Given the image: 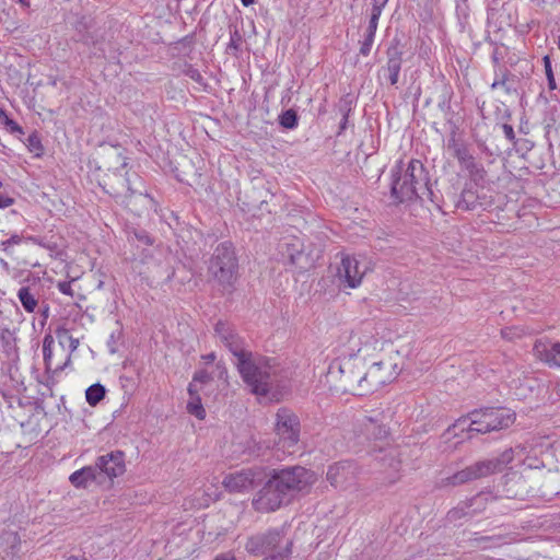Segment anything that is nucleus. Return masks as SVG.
Returning <instances> with one entry per match:
<instances>
[{
  "label": "nucleus",
  "mask_w": 560,
  "mask_h": 560,
  "mask_svg": "<svg viewBox=\"0 0 560 560\" xmlns=\"http://www.w3.org/2000/svg\"><path fill=\"white\" fill-rule=\"evenodd\" d=\"M399 162L392 171L390 196L397 203L429 200L439 203L438 194L430 183L429 173L420 160L411 159L405 170Z\"/></svg>",
  "instance_id": "obj_1"
},
{
  "label": "nucleus",
  "mask_w": 560,
  "mask_h": 560,
  "mask_svg": "<svg viewBox=\"0 0 560 560\" xmlns=\"http://www.w3.org/2000/svg\"><path fill=\"white\" fill-rule=\"evenodd\" d=\"M209 281L223 295L232 294L240 278V264L231 242L218 244L207 260Z\"/></svg>",
  "instance_id": "obj_2"
},
{
  "label": "nucleus",
  "mask_w": 560,
  "mask_h": 560,
  "mask_svg": "<svg viewBox=\"0 0 560 560\" xmlns=\"http://www.w3.org/2000/svg\"><path fill=\"white\" fill-rule=\"evenodd\" d=\"M235 364L243 382L253 394L258 396L269 394L279 372L276 359L257 355L250 351Z\"/></svg>",
  "instance_id": "obj_3"
},
{
  "label": "nucleus",
  "mask_w": 560,
  "mask_h": 560,
  "mask_svg": "<svg viewBox=\"0 0 560 560\" xmlns=\"http://www.w3.org/2000/svg\"><path fill=\"white\" fill-rule=\"evenodd\" d=\"M515 420V413L506 408H485L474 410L467 418L458 419L448 432L458 435V432H467L471 439L474 434H486L509 428Z\"/></svg>",
  "instance_id": "obj_4"
},
{
  "label": "nucleus",
  "mask_w": 560,
  "mask_h": 560,
  "mask_svg": "<svg viewBox=\"0 0 560 560\" xmlns=\"http://www.w3.org/2000/svg\"><path fill=\"white\" fill-rule=\"evenodd\" d=\"M244 547L252 556H265L264 560H282L291 558L293 540L283 529L272 528L249 536Z\"/></svg>",
  "instance_id": "obj_5"
},
{
  "label": "nucleus",
  "mask_w": 560,
  "mask_h": 560,
  "mask_svg": "<svg viewBox=\"0 0 560 560\" xmlns=\"http://www.w3.org/2000/svg\"><path fill=\"white\" fill-rule=\"evenodd\" d=\"M359 339L357 335L350 336V342L353 343V347H350V353L339 361L338 372L340 373L343 392L364 396L369 394L370 386L365 383L364 362L355 353V351H360V348L355 349Z\"/></svg>",
  "instance_id": "obj_6"
},
{
  "label": "nucleus",
  "mask_w": 560,
  "mask_h": 560,
  "mask_svg": "<svg viewBox=\"0 0 560 560\" xmlns=\"http://www.w3.org/2000/svg\"><path fill=\"white\" fill-rule=\"evenodd\" d=\"M126 165L127 163L124 162L121 168L107 174L102 184L105 192L122 205H129L136 195L149 197L141 189L143 187L141 177L135 172L125 171Z\"/></svg>",
  "instance_id": "obj_7"
},
{
  "label": "nucleus",
  "mask_w": 560,
  "mask_h": 560,
  "mask_svg": "<svg viewBox=\"0 0 560 560\" xmlns=\"http://www.w3.org/2000/svg\"><path fill=\"white\" fill-rule=\"evenodd\" d=\"M270 478L289 499L314 482V474L301 466L273 469Z\"/></svg>",
  "instance_id": "obj_8"
},
{
  "label": "nucleus",
  "mask_w": 560,
  "mask_h": 560,
  "mask_svg": "<svg viewBox=\"0 0 560 560\" xmlns=\"http://www.w3.org/2000/svg\"><path fill=\"white\" fill-rule=\"evenodd\" d=\"M276 433L279 438L277 445L284 453L292 454L300 440V420L287 408H280L276 413Z\"/></svg>",
  "instance_id": "obj_9"
},
{
  "label": "nucleus",
  "mask_w": 560,
  "mask_h": 560,
  "mask_svg": "<svg viewBox=\"0 0 560 560\" xmlns=\"http://www.w3.org/2000/svg\"><path fill=\"white\" fill-rule=\"evenodd\" d=\"M387 417L384 412L374 416H364L359 420L355 429L357 438L361 443H373V451H378L377 443H384L389 436V429L386 424Z\"/></svg>",
  "instance_id": "obj_10"
},
{
  "label": "nucleus",
  "mask_w": 560,
  "mask_h": 560,
  "mask_svg": "<svg viewBox=\"0 0 560 560\" xmlns=\"http://www.w3.org/2000/svg\"><path fill=\"white\" fill-rule=\"evenodd\" d=\"M495 472V464L491 459H485L474 463L470 466L453 474L450 477L443 478L440 481V487L459 486L469 481L488 477Z\"/></svg>",
  "instance_id": "obj_11"
},
{
  "label": "nucleus",
  "mask_w": 560,
  "mask_h": 560,
  "mask_svg": "<svg viewBox=\"0 0 560 560\" xmlns=\"http://www.w3.org/2000/svg\"><path fill=\"white\" fill-rule=\"evenodd\" d=\"M378 452L383 453L381 457H377L381 466L378 480L384 486H390L400 479L402 463L400 458V451L394 446L386 448H384V446H380Z\"/></svg>",
  "instance_id": "obj_12"
},
{
  "label": "nucleus",
  "mask_w": 560,
  "mask_h": 560,
  "mask_svg": "<svg viewBox=\"0 0 560 560\" xmlns=\"http://www.w3.org/2000/svg\"><path fill=\"white\" fill-rule=\"evenodd\" d=\"M289 498L282 492L278 485L269 478L264 487L259 490L257 498L253 500V506L257 512L270 513L280 509L288 502Z\"/></svg>",
  "instance_id": "obj_13"
},
{
  "label": "nucleus",
  "mask_w": 560,
  "mask_h": 560,
  "mask_svg": "<svg viewBox=\"0 0 560 560\" xmlns=\"http://www.w3.org/2000/svg\"><path fill=\"white\" fill-rule=\"evenodd\" d=\"M404 46L400 39L394 38L386 48V63L378 70V75H384L392 86H397L399 73L404 62Z\"/></svg>",
  "instance_id": "obj_14"
},
{
  "label": "nucleus",
  "mask_w": 560,
  "mask_h": 560,
  "mask_svg": "<svg viewBox=\"0 0 560 560\" xmlns=\"http://www.w3.org/2000/svg\"><path fill=\"white\" fill-rule=\"evenodd\" d=\"M261 479L260 469L246 468L226 475L222 485L229 492L242 493L254 489Z\"/></svg>",
  "instance_id": "obj_15"
},
{
  "label": "nucleus",
  "mask_w": 560,
  "mask_h": 560,
  "mask_svg": "<svg viewBox=\"0 0 560 560\" xmlns=\"http://www.w3.org/2000/svg\"><path fill=\"white\" fill-rule=\"evenodd\" d=\"M214 334L220 342L236 358V361H240L250 352L245 348L244 339L230 323L219 320L214 325Z\"/></svg>",
  "instance_id": "obj_16"
},
{
  "label": "nucleus",
  "mask_w": 560,
  "mask_h": 560,
  "mask_svg": "<svg viewBox=\"0 0 560 560\" xmlns=\"http://www.w3.org/2000/svg\"><path fill=\"white\" fill-rule=\"evenodd\" d=\"M360 469L354 462L343 460L330 465L327 470V480L339 489H347L354 485Z\"/></svg>",
  "instance_id": "obj_17"
},
{
  "label": "nucleus",
  "mask_w": 560,
  "mask_h": 560,
  "mask_svg": "<svg viewBox=\"0 0 560 560\" xmlns=\"http://www.w3.org/2000/svg\"><path fill=\"white\" fill-rule=\"evenodd\" d=\"M395 368L396 365L390 362L380 361L373 363L370 369L365 371V383L370 386L369 393H373L385 384L390 383L398 374Z\"/></svg>",
  "instance_id": "obj_18"
},
{
  "label": "nucleus",
  "mask_w": 560,
  "mask_h": 560,
  "mask_svg": "<svg viewBox=\"0 0 560 560\" xmlns=\"http://www.w3.org/2000/svg\"><path fill=\"white\" fill-rule=\"evenodd\" d=\"M365 270V268H361V264L354 256L346 255L341 258L340 266L337 270V277L340 284L353 289L360 285Z\"/></svg>",
  "instance_id": "obj_19"
},
{
  "label": "nucleus",
  "mask_w": 560,
  "mask_h": 560,
  "mask_svg": "<svg viewBox=\"0 0 560 560\" xmlns=\"http://www.w3.org/2000/svg\"><path fill=\"white\" fill-rule=\"evenodd\" d=\"M94 467H97V477L101 474H105L110 479L121 476L126 470L125 454L121 451H115L102 455Z\"/></svg>",
  "instance_id": "obj_20"
},
{
  "label": "nucleus",
  "mask_w": 560,
  "mask_h": 560,
  "mask_svg": "<svg viewBox=\"0 0 560 560\" xmlns=\"http://www.w3.org/2000/svg\"><path fill=\"white\" fill-rule=\"evenodd\" d=\"M534 354L549 366L560 368V342L537 340L533 348Z\"/></svg>",
  "instance_id": "obj_21"
},
{
  "label": "nucleus",
  "mask_w": 560,
  "mask_h": 560,
  "mask_svg": "<svg viewBox=\"0 0 560 560\" xmlns=\"http://www.w3.org/2000/svg\"><path fill=\"white\" fill-rule=\"evenodd\" d=\"M287 253L292 265L300 269H307L314 265L315 258L312 253H305V246L300 240L287 244Z\"/></svg>",
  "instance_id": "obj_22"
},
{
  "label": "nucleus",
  "mask_w": 560,
  "mask_h": 560,
  "mask_svg": "<svg viewBox=\"0 0 560 560\" xmlns=\"http://www.w3.org/2000/svg\"><path fill=\"white\" fill-rule=\"evenodd\" d=\"M21 546V538L16 532L2 530L0 533V558L13 560Z\"/></svg>",
  "instance_id": "obj_23"
},
{
  "label": "nucleus",
  "mask_w": 560,
  "mask_h": 560,
  "mask_svg": "<svg viewBox=\"0 0 560 560\" xmlns=\"http://www.w3.org/2000/svg\"><path fill=\"white\" fill-rule=\"evenodd\" d=\"M516 77L505 67H498L494 69V79L491 84V90L502 88L505 94H517V89L514 86Z\"/></svg>",
  "instance_id": "obj_24"
},
{
  "label": "nucleus",
  "mask_w": 560,
  "mask_h": 560,
  "mask_svg": "<svg viewBox=\"0 0 560 560\" xmlns=\"http://www.w3.org/2000/svg\"><path fill=\"white\" fill-rule=\"evenodd\" d=\"M483 498L480 494H477L476 497L460 502L457 506L450 510L446 514V521L448 523H456L459 520L470 516V508L474 505V503H478L479 501H482Z\"/></svg>",
  "instance_id": "obj_25"
},
{
  "label": "nucleus",
  "mask_w": 560,
  "mask_h": 560,
  "mask_svg": "<svg viewBox=\"0 0 560 560\" xmlns=\"http://www.w3.org/2000/svg\"><path fill=\"white\" fill-rule=\"evenodd\" d=\"M188 394L190 397L187 402L188 413L195 416L199 420H203L206 418V410L199 396V387H196L195 383H189Z\"/></svg>",
  "instance_id": "obj_26"
},
{
  "label": "nucleus",
  "mask_w": 560,
  "mask_h": 560,
  "mask_svg": "<svg viewBox=\"0 0 560 560\" xmlns=\"http://www.w3.org/2000/svg\"><path fill=\"white\" fill-rule=\"evenodd\" d=\"M97 478V467L86 466L72 472L69 480L75 488H85L90 481H95Z\"/></svg>",
  "instance_id": "obj_27"
},
{
  "label": "nucleus",
  "mask_w": 560,
  "mask_h": 560,
  "mask_svg": "<svg viewBox=\"0 0 560 560\" xmlns=\"http://www.w3.org/2000/svg\"><path fill=\"white\" fill-rule=\"evenodd\" d=\"M54 338L51 335H46L43 339V357L45 363V370L47 373L52 372L54 374L61 372L67 364L70 362V355L67 357L66 362L62 365H58L55 369L51 366Z\"/></svg>",
  "instance_id": "obj_28"
},
{
  "label": "nucleus",
  "mask_w": 560,
  "mask_h": 560,
  "mask_svg": "<svg viewBox=\"0 0 560 560\" xmlns=\"http://www.w3.org/2000/svg\"><path fill=\"white\" fill-rule=\"evenodd\" d=\"M478 205L477 192L472 188H464L458 197L457 209L472 211Z\"/></svg>",
  "instance_id": "obj_29"
},
{
  "label": "nucleus",
  "mask_w": 560,
  "mask_h": 560,
  "mask_svg": "<svg viewBox=\"0 0 560 560\" xmlns=\"http://www.w3.org/2000/svg\"><path fill=\"white\" fill-rule=\"evenodd\" d=\"M447 149L452 151L453 156L457 159L460 166L472 158L467 145L455 137L448 140Z\"/></svg>",
  "instance_id": "obj_30"
},
{
  "label": "nucleus",
  "mask_w": 560,
  "mask_h": 560,
  "mask_svg": "<svg viewBox=\"0 0 560 560\" xmlns=\"http://www.w3.org/2000/svg\"><path fill=\"white\" fill-rule=\"evenodd\" d=\"M460 167L468 172L470 179L476 184L485 180L487 172L482 164L477 162L474 156L465 162Z\"/></svg>",
  "instance_id": "obj_31"
},
{
  "label": "nucleus",
  "mask_w": 560,
  "mask_h": 560,
  "mask_svg": "<svg viewBox=\"0 0 560 560\" xmlns=\"http://www.w3.org/2000/svg\"><path fill=\"white\" fill-rule=\"evenodd\" d=\"M18 298H19V301L21 302L23 308L27 313L35 312V310L38 305V300H37L36 295L32 292L30 287H21L18 291Z\"/></svg>",
  "instance_id": "obj_32"
},
{
  "label": "nucleus",
  "mask_w": 560,
  "mask_h": 560,
  "mask_svg": "<svg viewBox=\"0 0 560 560\" xmlns=\"http://www.w3.org/2000/svg\"><path fill=\"white\" fill-rule=\"evenodd\" d=\"M106 389L100 384H93L85 390V398L90 406H96L104 397Z\"/></svg>",
  "instance_id": "obj_33"
},
{
  "label": "nucleus",
  "mask_w": 560,
  "mask_h": 560,
  "mask_svg": "<svg viewBox=\"0 0 560 560\" xmlns=\"http://www.w3.org/2000/svg\"><path fill=\"white\" fill-rule=\"evenodd\" d=\"M458 197L456 195V191L454 190L453 191V187H447L445 192L442 194L441 196L438 195V198H439V203H434L439 209H442L443 207H454L455 209H457V201H458Z\"/></svg>",
  "instance_id": "obj_34"
},
{
  "label": "nucleus",
  "mask_w": 560,
  "mask_h": 560,
  "mask_svg": "<svg viewBox=\"0 0 560 560\" xmlns=\"http://www.w3.org/2000/svg\"><path fill=\"white\" fill-rule=\"evenodd\" d=\"M279 124L281 127L285 129H294L299 125V116L296 112L292 108L284 110L279 116Z\"/></svg>",
  "instance_id": "obj_35"
},
{
  "label": "nucleus",
  "mask_w": 560,
  "mask_h": 560,
  "mask_svg": "<svg viewBox=\"0 0 560 560\" xmlns=\"http://www.w3.org/2000/svg\"><path fill=\"white\" fill-rule=\"evenodd\" d=\"M477 546L487 549L492 546H499L502 544L503 538L501 536H476L471 539Z\"/></svg>",
  "instance_id": "obj_36"
},
{
  "label": "nucleus",
  "mask_w": 560,
  "mask_h": 560,
  "mask_svg": "<svg viewBox=\"0 0 560 560\" xmlns=\"http://www.w3.org/2000/svg\"><path fill=\"white\" fill-rule=\"evenodd\" d=\"M514 458V452L512 448H508L502 454L491 459L495 464V472L501 471L508 464H510Z\"/></svg>",
  "instance_id": "obj_37"
},
{
  "label": "nucleus",
  "mask_w": 560,
  "mask_h": 560,
  "mask_svg": "<svg viewBox=\"0 0 560 560\" xmlns=\"http://www.w3.org/2000/svg\"><path fill=\"white\" fill-rule=\"evenodd\" d=\"M505 51L506 47L504 45L494 44V48L491 55L494 69H498V67H503L501 62L505 57Z\"/></svg>",
  "instance_id": "obj_38"
},
{
  "label": "nucleus",
  "mask_w": 560,
  "mask_h": 560,
  "mask_svg": "<svg viewBox=\"0 0 560 560\" xmlns=\"http://www.w3.org/2000/svg\"><path fill=\"white\" fill-rule=\"evenodd\" d=\"M542 62H544L545 72H546V77H547V81H548V88H549V90H556L557 83H556V79L553 75L550 57L548 55L545 56L542 58Z\"/></svg>",
  "instance_id": "obj_39"
},
{
  "label": "nucleus",
  "mask_w": 560,
  "mask_h": 560,
  "mask_svg": "<svg viewBox=\"0 0 560 560\" xmlns=\"http://www.w3.org/2000/svg\"><path fill=\"white\" fill-rule=\"evenodd\" d=\"M375 39L374 34L364 33L363 40L360 43V54L362 56H369Z\"/></svg>",
  "instance_id": "obj_40"
},
{
  "label": "nucleus",
  "mask_w": 560,
  "mask_h": 560,
  "mask_svg": "<svg viewBox=\"0 0 560 560\" xmlns=\"http://www.w3.org/2000/svg\"><path fill=\"white\" fill-rule=\"evenodd\" d=\"M243 43V37L241 33L237 30H234V32H231L230 35V42L228 44V50H232L234 54H236L241 49V45Z\"/></svg>",
  "instance_id": "obj_41"
},
{
  "label": "nucleus",
  "mask_w": 560,
  "mask_h": 560,
  "mask_svg": "<svg viewBox=\"0 0 560 560\" xmlns=\"http://www.w3.org/2000/svg\"><path fill=\"white\" fill-rule=\"evenodd\" d=\"M184 73H185V75H187L188 78H190L191 80L197 82L198 84L206 86V82H205L202 74L194 66L187 65L184 69Z\"/></svg>",
  "instance_id": "obj_42"
},
{
  "label": "nucleus",
  "mask_w": 560,
  "mask_h": 560,
  "mask_svg": "<svg viewBox=\"0 0 560 560\" xmlns=\"http://www.w3.org/2000/svg\"><path fill=\"white\" fill-rule=\"evenodd\" d=\"M212 381V376L206 370H199L194 374L192 381L190 383H195L196 387L198 384L206 385Z\"/></svg>",
  "instance_id": "obj_43"
},
{
  "label": "nucleus",
  "mask_w": 560,
  "mask_h": 560,
  "mask_svg": "<svg viewBox=\"0 0 560 560\" xmlns=\"http://www.w3.org/2000/svg\"><path fill=\"white\" fill-rule=\"evenodd\" d=\"M135 238L145 246H151L154 243L153 237L145 230H135Z\"/></svg>",
  "instance_id": "obj_44"
},
{
  "label": "nucleus",
  "mask_w": 560,
  "mask_h": 560,
  "mask_svg": "<svg viewBox=\"0 0 560 560\" xmlns=\"http://www.w3.org/2000/svg\"><path fill=\"white\" fill-rule=\"evenodd\" d=\"M21 242H22V236H21V235H19V234H13V235H11L8 240L2 241V242L0 243V248H1L3 252H5V253L10 254V253H9L10 247H11L12 245H19Z\"/></svg>",
  "instance_id": "obj_45"
},
{
  "label": "nucleus",
  "mask_w": 560,
  "mask_h": 560,
  "mask_svg": "<svg viewBox=\"0 0 560 560\" xmlns=\"http://www.w3.org/2000/svg\"><path fill=\"white\" fill-rule=\"evenodd\" d=\"M1 125H3L10 133L24 135L23 128L10 117L4 119Z\"/></svg>",
  "instance_id": "obj_46"
},
{
  "label": "nucleus",
  "mask_w": 560,
  "mask_h": 560,
  "mask_svg": "<svg viewBox=\"0 0 560 560\" xmlns=\"http://www.w3.org/2000/svg\"><path fill=\"white\" fill-rule=\"evenodd\" d=\"M380 16H381L380 14L371 12L370 19H369V25L365 31L366 33L374 34V35L376 34Z\"/></svg>",
  "instance_id": "obj_47"
},
{
  "label": "nucleus",
  "mask_w": 560,
  "mask_h": 560,
  "mask_svg": "<svg viewBox=\"0 0 560 560\" xmlns=\"http://www.w3.org/2000/svg\"><path fill=\"white\" fill-rule=\"evenodd\" d=\"M58 337L59 338H67L68 341H69V348H70V351L73 352L78 349L79 347V339L77 338H73L71 335H69V332L67 330H63L61 332H58Z\"/></svg>",
  "instance_id": "obj_48"
},
{
  "label": "nucleus",
  "mask_w": 560,
  "mask_h": 560,
  "mask_svg": "<svg viewBox=\"0 0 560 560\" xmlns=\"http://www.w3.org/2000/svg\"><path fill=\"white\" fill-rule=\"evenodd\" d=\"M389 0H372V13L382 14L383 9L386 7Z\"/></svg>",
  "instance_id": "obj_49"
},
{
  "label": "nucleus",
  "mask_w": 560,
  "mask_h": 560,
  "mask_svg": "<svg viewBox=\"0 0 560 560\" xmlns=\"http://www.w3.org/2000/svg\"><path fill=\"white\" fill-rule=\"evenodd\" d=\"M502 131L505 136V138L512 142V143H515V140H516V137H515V132H514V129L511 125L509 124H503L502 125Z\"/></svg>",
  "instance_id": "obj_50"
},
{
  "label": "nucleus",
  "mask_w": 560,
  "mask_h": 560,
  "mask_svg": "<svg viewBox=\"0 0 560 560\" xmlns=\"http://www.w3.org/2000/svg\"><path fill=\"white\" fill-rule=\"evenodd\" d=\"M483 500L482 501H479L478 503H474V505L470 508V513H471V516L476 515L477 513H480L485 510L486 508V497L480 494Z\"/></svg>",
  "instance_id": "obj_51"
},
{
  "label": "nucleus",
  "mask_w": 560,
  "mask_h": 560,
  "mask_svg": "<svg viewBox=\"0 0 560 560\" xmlns=\"http://www.w3.org/2000/svg\"><path fill=\"white\" fill-rule=\"evenodd\" d=\"M13 203H14V199L13 198H11V197H9L7 195L0 194V209L9 208Z\"/></svg>",
  "instance_id": "obj_52"
},
{
  "label": "nucleus",
  "mask_w": 560,
  "mask_h": 560,
  "mask_svg": "<svg viewBox=\"0 0 560 560\" xmlns=\"http://www.w3.org/2000/svg\"><path fill=\"white\" fill-rule=\"evenodd\" d=\"M349 112H350L349 108H347V107L343 108V116H342V120L340 122V132L347 128Z\"/></svg>",
  "instance_id": "obj_53"
},
{
  "label": "nucleus",
  "mask_w": 560,
  "mask_h": 560,
  "mask_svg": "<svg viewBox=\"0 0 560 560\" xmlns=\"http://www.w3.org/2000/svg\"><path fill=\"white\" fill-rule=\"evenodd\" d=\"M201 359L205 361L206 364H210V363L214 362V360L217 359V355L214 352H210L208 354L201 355Z\"/></svg>",
  "instance_id": "obj_54"
},
{
  "label": "nucleus",
  "mask_w": 560,
  "mask_h": 560,
  "mask_svg": "<svg viewBox=\"0 0 560 560\" xmlns=\"http://www.w3.org/2000/svg\"><path fill=\"white\" fill-rule=\"evenodd\" d=\"M28 143L33 148H39L40 147V142H39V140H38L36 135H31L28 137Z\"/></svg>",
  "instance_id": "obj_55"
},
{
  "label": "nucleus",
  "mask_w": 560,
  "mask_h": 560,
  "mask_svg": "<svg viewBox=\"0 0 560 560\" xmlns=\"http://www.w3.org/2000/svg\"><path fill=\"white\" fill-rule=\"evenodd\" d=\"M217 368L220 370L219 377L220 378H226L228 377V371H226L225 366L222 365L221 363H218Z\"/></svg>",
  "instance_id": "obj_56"
},
{
  "label": "nucleus",
  "mask_w": 560,
  "mask_h": 560,
  "mask_svg": "<svg viewBox=\"0 0 560 560\" xmlns=\"http://www.w3.org/2000/svg\"><path fill=\"white\" fill-rule=\"evenodd\" d=\"M214 560H236V559L231 553H221V555H218Z\"/></svg>",
  "instance_id": "obj_57"
},
{
  "label": "nucleus",
  "mask_w": 560,
  "mask_h": 560,
  "mask_svg": "<svg viewBox=\"0 0 560 560\" xmlns=\"http://www.w3.org/2000/svg\"><path fill=\"white\" fill-rule=\"evenodd\" d=\"M59 290L65 294H69L70 293V283H67V282L59 283Z\"/></svg>",
  "instance_id": "obj_58"
},
{
  "label": "nucleus",
  "mask_w": 560,
  "mask_h": 560,
  "mask_svg": "<svg viewBox=\"0 0 560 560\" xmlns=\"http://www.w3.org/2000/svg\"><path fill=\"white\" fill-rule=\"evenodd\" d=\"M0 337L4 342H8V339L11 337V334L8 329H2Z\"/></svg>",
  "instance_id": "obj_59"
},
{
  "label": "nucleus",
  "mask_w": 560,
  "mask_h": 560,
  "mask_svg": "<svg viewBox=\"0 0 560 560\" xmlns=\"http://www.w3.org/2000/svg\"><path fill=\"white\" fill-rule=\"evenodd\" d=\"M27 240H28V241H31V242H33V243H35V244H37V245L44 246V244H43L42 240H39V238H38V237H36V236H30V237H27Z\"/></svg>",
  "instance_id": "obj_60"
},
{
  "label": "nucleus",
  "mask_w": 560,
  "mask_h": 560,
  "mask_svg": "<svg viewBox=\"0 0 560 560\" xmlns=\"http://www.w3.org/2000/svg\"><path fill=\"white\" fill-rule=\"evenodd\" d=\"M9 116L7 114V112L0 106V124H2V121L4 119H7Z\"/></svg>",
  "instance_id": "obj_61"
},
{
  "label": "nucleus",
  "mask_w": 560,
  "mask_h": 560,
  "mask_svg": "<svg viewBox=\"0 0 560 560\" xmlns=\"http://www.w3.org/2000/svg\"><path fill=\"white\" fill-rule=\"evenodd\" d=\"M241 2L244 7H248L253 3H255V0H241Z\"/></svg>",
  "instance_id": "obj_62"
},
{
  "label": "nucleus",
  "mask_w": 560,
  "mask_h": 560,
  "mask_svg": "<svg viewBox=\"0 0 560 560\" xmlns=\"http://www.w3.org/2000/svg\"><path fill=\"white\" fill-rule=\"evenodd\" d=\"M67 560H88V559L84 557L70 556Z\"/></svg>",
  "instance_id": "obj_63"
},
{
  "label": "nucleus",
  "mask_w": 560,
  "mask_h": 560,
  "mask_svg": "<svg viewBox=\"0 0 560 560\" xmlns=\"http://www.w3.org/2000/svg\"><path fill=\"white\" fill-rule=\"evenodd\" d=\"M19 2L25 8H28L31 5L30 0H19Z\"/></svg>",
  "instance_id": "obj_64"
}]
</instances>
